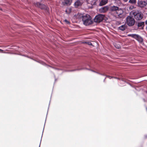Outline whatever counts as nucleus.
<instances>
[{
	"mask_svg": "<svg viewBox=\"0 0 147 147\" xmlns=\"http://www.w3.org/2000/svg\"><path fill=\"white\" fill-rule=\"evenodd\" d=\"M106 77H107L108 78L110 79H111V78H113V77L112 76H106Z\"/></svg>",
	"mask_w": 147,
	"mask_h": 147,
	"instance_id": "nucleus-19",
	"label": "nucleus"
},
{
	"mask_svg": "<svg viewBox=\"0 0 147 147\" xmlns=\"http://www.w3.org/2000/svg\"><path fill=\"white\" fill-rule=\"evenodd\" d=\"M144 22H142L138 23V27H141V28H142L143 27L144 25Z\"/></svg>",
	"mask_w": 147,
	"mask_h": 147,
	"instance_id": "nucleus-15",
	"label": "nucleus"
},
{
	"mask_svg": "<svg viewBox=\"0 0 147 147\" xmlns=\"http://www.w3.org/2000/svg\"><path fill=\"white\" fill-rule=\"evenodd\" d=\"M0 51H1L2 53H3V50L0 49Z\"/></svg>",
	"mask_w": 147,
	"mask_h": 147,
	"instance_id": "nucleus-27",
	"label": "nucleus"
},
{
	"mask_svg": "<svg viewBox=\"0 0 147 147\" xmlns=\"http://www.w3.org/2000/svg\"><path fill=\"white\" fill-rule=\"evenodd\" d=\"M131 7H130L129 8H131Z\"/></svg>",
	"mask_w": 147,
	"mask_h": 147,
	"instance_id": "nucleus-30",
	"label": "nucleus"
},
{
	"mask_svg": "<svg viewBox=\"0 0 147 147\" xmlns=\"http://www.w3.org/2000/svg\"><path fill=\"white\" fill-rule=\"evenodd\" d=\"M82 1L80 0H78L74 3V6L76 7H78L82 5Z\"/></svg>",
	"mask_w": 147,
	"mask_h": 147,
	"instance_id": "nucleus-10",
	"label": "nucleus"
},
{
	"mask_svg": "<svg viewBox=\"0 0 147 147\" xmlns=\"http://www.w3.org/2000/svg\"><path fill=\"white\" fill-rule=\"evenodd\" d=\"M85 43H86L87 44H88L89 45H92V44L91 42H85Z\"/></svg>",
	"mask_w": 147,
	"mask_h": 147,
	"instance_id": "nucleus-18",
	"label": "nucleus"
},
{
	"mask_svg": "<svg viewBox=\"0 0 147 147\" xmlns=\"http://www.w3.org/2000/svg\"><path fill=\"white\" fill-rule=\"evenodd\" d=\"M82 69H83L81 68V69H75V70H71V71H76V70H82Z\"/></svg>",
	"mask_w": 147,
	"mask_h": 147,
	"instance_id": "nucleus-20",
	"label": "nucleus"
},
{
	"mask_svg": "<svg viewBox=\"0 0 147 147\" xmlns=\"http://www.w3.org/2000/svg\"><path fill=\"white\" fill-rule=\"evenodd\" d=\"M145 23L146 24H147V20H146V21L145 22Z\"/></svg>",
	"mask_w": 147,
	"mask_h": 147,
	"instance_id": "nucleus-28",
	"label": "nucleus"
},
{
	"mask_svg": "<svg viewBox=\"0 0 147 147\" xmlns=\"http://www.w3.org/2000/svg\"><path fill=\"white\" fill-rule=\"evenodd\" d=\"M108 0H101L99 4V5L102 6L107 4L108 2Z\"/></svg>",
	"mask_w": 147,
	"mask_h": 147,
	"instance_id": "nucleus-13",
	"label": "nucleus"
},
{
	"mask_svg": "<svg viewBox=\"0 0 147 147\" xmlns=\"http://www.w3.org/2000/svg\"><path fill=\"white\" fill-rule=\"evenodd\" d=\"M138 6L141 8H144L147 5V3L144 1L139 0L138 2Z\"/></svg>",
	"mask_w": 147,
	"mask_h": 147,
	"instance_id": "nucleus-8",
	"label": "nucleus"
},
{
	"mask_svg": "<svg viewBox=\"0 0 147 147\" xmlns=\"http://www.w3.org/2000/svg\"><path fill=\"white\" fill-rule=\"evenodd\" d=\"M131 9H132V7H131Z\"/></svg>",
	"mask_w": 147,
	"mask_h": 147,
	"instance_id": "nucleus-32",
	"label": "nucleus"
},
{
	"mask_svg": "<svg viewBox=\"0 0 147 147\" xmlns=\"http://www.w3.org/2000/svg\"><path fill=\"white\" fill-rule=\"evenodd\" d=\"M77 16L79 18H82L83 24L85 26L91 25L93 23L91 17L88 14H86L83 15L82 14H78Z\"/></svg>",
	"mask_w": 147,
	"mask_h": 147,
	"instance_id": "nucleus-1",
	"label": "nucleus"
},
{
	"mask_svg": "<svg viewBox=\"0 0 147 147\" xmlns=\"http://www.w3.org/2000/svg\"><path fill=\"white\" fill-rule=\"evenodd\" d=\"M39 62H40L41 63H42L43 65H44L45 64V63L44 62H43L42 61H40Z\"/></svg>",
	"mask_w": 147,
	"mask_h": 147,
	"instance_id": "nucleus-23",
	"label": "nucleus"
},
{
	"mask_svg": "<svg viewBox=\"0 0 147 147\" xmlns=\"http://www.w3.org/2000/svg\"><path fill=\"white\" fill-rule=\"evenodd\" d=\"M125 2H127L128 0H123Z\"/></svg>",
	"mask_w": 147,
	"mask_h": 147,
	"instance_id": "nucleus-29",
	"label": "nucleus"
},
{
	"mask_svg": "<svg viewBox=\"0 0 147 147\" xmlns=\"http://www.w3.org/2000/svg\"><path fill=\"white\" fill-rule=\"evenodd\" d=\"M105 79L104 80V81H105Z\"/></svg>",
	"mask_w": 147,
	"mask_h": 147,
	"instance_id": "nucleus-33",
	"label": "nucleus"
},
{
	"mask_svg": "<svg viewBox=\"0 0 147 147\" xmlns=\"http://www.w3.org/2000/svg\"><path fill=\"white\" fill-rule=\"evenodd\" d=\"M93 71L96 72H95V71ZM96 73H97L98 74H100L101 75H104V76L105 75L104 74H100L99 73H97V72H96Z\"/></svg>",
	"mask_w": 147,
	"mask_h": 147,
	"instance_id": "nucleus-24",
	"label": "nucleus"
},
{
	"mask_svg": "<svg viewBox=\"0 0 147 147\" xmlns=\"http://www.w3.org/2000/svg\"><path fill=\"white\" fill-rule=\"evenodd\" d=\"M135 20L134 18L131 16H128L126 18V24L129 26H133L135 23Z\"/></svg>",
	"mask_w": 147,
	"mask_h": 147,
	"instance_id": "nucleus-4",
	"label": "nucleus"
},
{
	"mask_svg": "<svg viewBox=\"0 0 147 147\" xmlns=\"http://www.w3.org/2000/svg\"><path fill=\"white\" fill-rule=\"evenodd\" d=\"M129 2L131 4H135L136 3V0H129Z\"/></svg>",
	"mask_w": 147,
	"mask_h": 147,
	"instance_id": "nucleus-16",
	"label": "nucleus"
},
{
	"mask_svg": "<svg viewBox=\"0 0 147 147\" xmlns=\"http://www.w3.org/2000/svg\"><path fill=\"white\" fill-rule=\"evenodd\" d=\"M34 5L38 8L41 9H44L45 8L46 6L40 2H36L34 3Z\"/></svg>",
	"mask_w": 147,
	"mask_h": 147,
	"instance_id": "nucleus-7",
	"label": "nucleus"
},
{
	"mask_svg": "<svg viewBox=\"0 0 147 147\" xmlns=\"http://www.w3.org/2000/svg\"><path fill=\"white\" fill-rule=\"evenodd\" d=\"M68 10H69V11H70L71 10V9H67L65 11L67 13H68V12H67V11Z\"/></svg>",
	"mask_w": 147,
	"mask_h": 147,
	"instance_id": "nucleus-22",
	"label": "nucleus"
},
{
	"mask_svg": "<svg viewBox=\"0 0 147 147\" xmlns=\"http://www.w3.org/2000/svg\"><path fill=\"white\" fill-rule=\"evenodd\" d=\"M132 13L134 18L137 20H140L143 17V14L139 10H133Z\"/></svg>",
	"mask_w": 147,
	"mask_h": 147,
	"instance_id": "nucleus-2",
	"label": "nucleus"
},
{
	"mask_svg": "<svg viewBox=\"0 0 147 147\" xmlns=\"http://www.w3.org/2000/svg\"><path fill=\"white\" fill-rule=\"evenodd\" d=\"M65 21L67 24H69V22L67 21V20H65Z\"/></svg>",
	"mask_w": 147,
	"mask_h": 147,
	"instance_id": "nucleus-21",
	"label": "nucleus"
},
{
	"mask_svg": "<svg viewBox=\"0 0 147 147\" xmlns=\"http://www.w3.org/2000/svg\"><path fill=\"white\" fill-rule=\"evenodd\" d=\"M109 7L108 6H105L100 8L99 9V11L101 13H105L108 11Z\"/></svg>",
	"mask_w": 147,
	"mask_h": 147,
	"instance_id": "nucleus-9",
	"label": "nucleus"
},
{
	"mask_svg": "<svg viewBox=\"0 0 147 147\" xmlns=\"http://www.w3.org/2000/svg\"><path fill=\"white\" fill-rule=\"evenodd\" d=\"M105 17L104 15L101 14H98L95 17L94 19V21L95 22L99 23L102 21Z\"/></svg>",
	"mask_w": 147,
	"mask_h": 147,
	"instance_id": "nucleus-5",
	"label": "nucleus"
},
{
	"mask_svg": "<svg viewBox=\"0 0 147 147\" xmlns=\"http://www.w3.org/2000/svg\"><path fill=\"white\" fill-rule=\"evenodd\" d=\"M119 8L117 6H113L111 7L110 9L111 11H113L114 13L115 12H116Z\"/></svg>",
	"mask_w": 147,
	"mask_h": 147,
	"instance_id": "nucleus-11",
	"label": "nucleus"
},
{
	"mask_svg": "<svg viewBox=\"0 0 147 147\" xmlns=\"http://www.w3.org/2000/svg\"><path fill=\"white\" fill-rule=\"evenodd\" d=\"M114 16L117 18H123L125 17V14L123 10L119 8L116 12L113 13Z\"/></svg>",
	"mask_w": 147,
	"mask_h": 147,
	"instance_id": "nucleus-3",
	"label": "nucleus"
},
{
	"mask_svg": "<svg viewBox=\"0 0 147 147\" xmlns=\"http://www.w3.org/2000/svg\"><path fill=\"white\" fill-rule=\"evenodd\" d=\"M72 0H65L63 3L64 5H70L72 3Z\"/></svg>",
	"mask_w": 147,
	"mask_h": 147,
	"instance_id": "nucleus-12",
	"label": "nucleus"
},
{
	"mask_svg": "<svg viewBox=\"0 0 147 147\" xmlns=\"http://www.w3.org/2000/svg\"><path fill=\"white\" fill-rule=\"evenodd\" d=\"M93 1L94 2V3L93 4V5H95L96 4V2L95 1Z\"/></svg>",
	"mask_w": 147,
	"mask_h": 147,
	"instance_id": "nucleus-26",
	"label": "nucleus"
},
{
	"mask_svg": "<svg viewBox=\"0 0 147 147\" xmlns=\"http://www.w3.org/2000/svg\"><path fill=\"white\" fill-rule=\"evenodd\" d=\"M146 29H147V27H146Z\"/></svg>",
	"mask_w": 147,
	"mask_h": 147,
	"instance_id": "nucleus-31",
	"label": "nucleus"
},
{
	"mask_svg": "<svg viewBox=\"0 0 147 147\" xmlns=\"http://www.w3.org/2000/svg\"><path fill=\"white\" fill-rule=\"evenodd\" d=\"M128 36H131L132 38H135L140 42H142L143 41V38L141 36L138 34H129Z\"/></svg>",
	"mask_w": 147,
	"mask_h": 147,
	"instance_id": "nucleus-6",
	"label": "nucleus"
},
{
	"mask_svg": "<svg viewBox=\"0 0 147 147\" xmlns=\"http://www.w3.org/2000/svg\"><path fill=\"white\" fill-rule=\"evenodd\" d=\"M127 28V26L125 25H122L119 27V29L122 31H124Z\"/></svg>",
	"mask_w": 147,
	"mask_h": 147,
	"instance_id": "nucleus-14",
	"label": "nucleus"
},
{
	"mask_svg": "<svg viewBox=\"0 0 147 147\" xmlns=\"http://www.w3.org/2000/svg\"><path fill=\"white\" fill-rule=\"evenodd\" d=\"M115 46L116 48L117 49H119L120 47V46L119 45H115Z\"/></svg>",
	"mask_w": 147,
	"mask_h": 147,
	"instance_id": "nucleus-17",
	"label": "nucleus"
},
{
	"mask_svg": "<svg viewBox=\"0 0 147 147\" xmlns=\"http://www.w3.org/2000/svg\"><path fill=\"white\" fill-rule=\"evenodd\" d=\"M113 78H115V79H119L120 80V79H119L118 78H117V77H113Z\"/></svg>",
	"mask_w": 147,
	"mask_h": 147,
	"instance_id": "nucleus-25",
	"label": "nucleus"
}]
</instances>
